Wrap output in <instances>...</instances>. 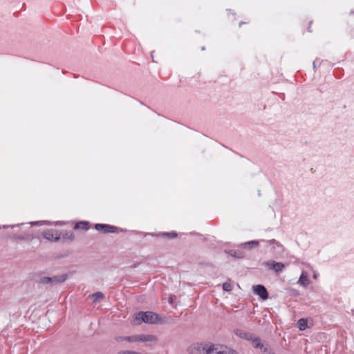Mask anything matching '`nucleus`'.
Returning <instances> with one entry per match:
<instances>
[{
    "label": "nucleus",
    "mask_w": 354,
    "mask_h": 354,
    "mask_svg": "<svg viewBox=\"0 0 354 354\" xmlns=\"http://www.w3.org/2000/svg\"><path fill=\"white\" fill-rule=\"evenodd\" d=\"M89 228V223L88 221H80L77 223L74 227L75 230H87Z\"/></svg>",
    "instance_id": "obj_14"
},
{
    "label": "nucleus",
    "mask_w": 354,
    "mask_h": 354,
    "mask_svg": "<svg viewBox=\"0 0 354 354\" xmlns=\"http://www.w3.org/2000/svg\"><path fill=\"white\" fill-rule=\"evenodd\" d=\"M38 222H35V223H32V225H35V224H37Z\"/></svg>",
    "instance_id": "obj_27"
},
{
    "label": "nucleus",
    "mask_w": 354,
    "mask_h": 354,
    "mask_svg": "<svg viewBox=\"0 0 354 354\" xmlns=\"http://www.w3.org/2000/svg\"><path fill=\"white\" fill-rule=\"evenodd\" d=\"M12 239L17 241H32L34 239V236L32 234H14L12 235Z\"/></svg>",
    "instance_id": "obj_11"
},
{
    "label": "nucleus",
    "mask_w": 354,
    "mask_h": 354,
    "mask_svg": "<svg viewBox=\"0 0 354 354\" xmlns=\"http://www.w3.org/2000/svg\"><path fill=\"white\" fill-rule=\"evenodd\" d=\"M223 289L225 291L230 292L232 290V284L230 282H225L223 284Z\"/></svg>",
    "instance_id": "obj_20"
},
{
    "label": "nucleus",
    "mask_w": 354,
    "mask_h": 354,
    "mask_svg": "<svg viewBox=\"0 0 354 354\" xmlns=\"http://www.w3.org/2000/svg\"><path fill=\"white\" fill-rule=\"evenodd\" d=\"M160 319L158 314L151 312L140 311L135 315L133 323L135 324H140L142 322L146 324H154L160 322Z\"/></svg>",
    "instance_id": "obj_1"
},
{
    "label": "nucleus",
    "mask_w": 354,
    "mask_h": 354,
    "mask_svg": "<svg viewBox=\"0 0 354 354\" xmlns=\"http://www.w3.org/2000/svg\"><path fill=\"white\" fill-rule=\"evenodd\" d=\"M250 341L252 342V344L254 348H260L262 352L266 353L268 351L267 347H264L263 345L261 342V339L259 337H257L252 335V339Z\"/></svg>",
    "instance_id": "obj_10"
},
{
    "label": "nucleus",
    "mask_w": 354,
    "mask_h": 354,
    "mask_svg": "<svg viewBox=\"0 0 354 354\" xmlns=\"http://www.w3.org/2000/svg\"><path fill=\"white\" fill-rule=\"evenodd\" d=\"M61 239L64 241H73L75 239V235L71 231H64L61 232Z\"/></svg>",
    "instance_id": "obj_12"
},
{
    "label": "nucleus",
    "mask_w": 354,
    "mask_h": 354,
    "mask_svg": "<svg viewBox=\"0 0 354 354\" xmlns=\"http://www.w3.org/2000/svg\"><path fill=\"white\" fill-rule=\"evenodd\" d=\"M259 243L258 241H248V242H245L244 243H242L241 245V246L243 248H248V249H252L254 247H257V245H259Z\"/></svg>",
    "instance_id": "obj_15"
},
{
    "label": "nucleus",
    "mask_w": 354,
    "mask_h": 354,
    "mask_svg": "<svg viewBox=\"0 0 354 354\" xmlns=\"http://www.w3.org/2000/svg\"><path fill=\"white\" fill-rule=\"evenodd\" d=\"M264 264L268 269L274 270L276 272H281L285 268L283 263L274 261H267Z\"/></svg>",
    "instance_id": "obj_6"
},
{
    "label": "nucleus",
    "mask_w": 354,
    "mask_h": 354,
    "mask_svg": "<svg viewBox=\"0 0 354 354\" xmlns=\"http://www.w3.org/2000/svg\"><path fill=\"white\" fill-rule=\"evenodd\" d=\"M217 347L212 343H195L190 346V354H215Z\"/></svg>",
    "instance_id": "obj_2"
},
{
    "label": "nucleus",
    "mask_w": 354,
    "mask_h": 354,
    "mask_svg": "<svg viewBox=\"0 0 354 354\" xmlns=\"http://www.w3.org/2000/svg\"><path fill=\"white\" fill-rule=\"evenodd\" d=\"M253 291L256 295H259L263 300L268 298V292L263 285L254 286Z\"/></svg>",
    "instance_id": "obj_7"
},
{
    "label": "nucleus",
    "mask_w": 354,
    "mask_h": 354,
    "mask_svg": "<svg viewBox=\"0 0 354 354\" xmlns=\"http://www.w3.org/2000/svg\"><path fill=\"white\" fill-rule=\"evenodd\" d=\"M275 241H276L274 239H272V240L269 241V243L271 244V243H275Z\"/></svg>",
    "instance_id": "obj_23"
},
{
    "label": "nucleus",
    "mask_w": 354,
    "mask_h": 354,
    "mask_svg": "<svg viewBox=\"0 0 354 354\" xmlns=\"http://www.w3.org/2000/svg\"><path fill=\"white\" fill-rule=\"evenodd\" d=\"M95 228L98 230L101 231L104 233H114L116 232L118 230L117 227L108 225V224H100L97 223L95 224Z\"/></svg>",
    "instance_id": "obj_5"
},
{
    "label": "nucleus",
    "mask_w": 354,
    "mask_h": 354,
    "mask_svg": "<svg viewBox=\"0 0 354 354\" xmlns=\"http://www.w3.org/2000/svg\"><path fill=\"white\" fill-rule=\"evenodd\" d=\"M169 303H170V304H171V303H172V298H171V297H170V298H169Z\"/></svg>",
    "instance_id": "obj_26"
},
{
    "label": "nucleus",
    "mask_w": 354,
    "mask_h": 354,
    "mask_svg": "<svg viewBox=\"0 0 354 354\" xmlns=\"http://www.w3.org/2000/svg\"><path fill=\"white\" fill-rule=\"evenodd\" d=\"M67 277H68L67 274H63L61 275L54 276L52 277H44L41 278L40 283H41L43 284H48V283H50L53 285L58 284V283H63L64 281H65L66 279H67Z\"/></svg>",
    "instance_id": "obj_3"
},
{
    "label": "nucleus",
    "mask_w": 354,
    "mask_h": 354,
    "mask_svg": "<svg viewBox=\"0 0 354 354\" xmlns=\"http://www.w3.org/2000/svg\"><path fill=\"white\" fill-rule=\"evenodd\" d=\"M165 234L169 238H175L177 236V234L176 232L165 233Z\"/></svg>",
    "instance_id": "obj_22"
},
{
    "label": "nucleus",
    "mask_w": 354,
    "mask_h": 354,
    "mask_svg": "<svg viewBox=\"0 0 354 354\" xmlns=\"http://www.w3.org/2000/svg\"><path fill=\"white\" fill-rule=\"evenodd\" d=\"M138 342H156L157 337L151 335H137Z\"/></svg>",
    "instance_id": "obj_9"
},
{
    "label": "nucleus",
    "mask_w": 354,
    "mask_h": 354,
    "mask_svg": "<svg viewBox=\"0 0 354 354\" xmlns=\"http://www.w3.org/2000/svg\"><path fill=\"white\" fill-rule=\"evenodd\" d=\"M215 354H239L236 351L232 349L225 348L224 350H219L218 348Z\"/></svg>",
    "instance_id": "obj_18"
},
{
    "label": "nucleus",
    "mask_w": 354,
    "mask_h": 354,
    "mask_svg": "<svg viewBox=\"0 0 354 354\" xmlns=\"http://www.w3.org/2000/svg\"><path fill=\"white\" fill-rule=\"evenodd\" d=\"M116 340L118 341V342L122 341V340H125V341H127L129 342H138L137 335H132V336L119 337H118L116 339Z\"/></svg>",
    "instance_id": "obj_16"
},
{
    "label": "nucleus",
    "mask_w": 354,
    "mask_h": 354,
    "mask_svg": "<svg viewBox=\"0 0 354 354\" xmlns=\"http://www.w3.org/2000/svg\"><path fill=\"white\" fill-rule=\"evenodd\" d=\"M313 68H316V61H314L313 62Z\"/></svg>",
    "instance_id": "obj_24"
},
{
    "label": "nucleus",
    "mask_w": 354,
    "mask_h": 354,
    "mask_svg": "<svg viewBox=\"0 0 354 354\" xmlns=\"http://www.w3.org/2000/svg\"><path fill=\"white\" fill-rule=\"evenodd\" d=\"M230 254L232 256H233V257H238V258H242V257H243V255L241 253H240V254H236V251H234V250H231V251L230 252Z\"/></svg>",
    "instance_id": "obj_21"
},
{
    "label": "nucleus",
    "mask_w": 354,
    "mask_h": 354,
    "mask_svg": "<svg viewBox=\"0 0 354 354\" xmlns=\"http://www.w3.org/2000/svg\"><path fill=\"white\" fill-rule=\"evenodd\" d=\"M42 236L48 241L57 242L61 239L62 233L57 230L48 229L42 232Z\"/></svg>",
    "instance_id": "obj_4"
},
{
    "label": "nucleus",
    "mask_w": 354,
    "mask_h": 354,
    "mask_svg": "<svg viewBox=\"0 0 354 354\" xmlns=\"http://www.w3.org/2000/svg\"><path fill=\"white\" fill-rule=\"evenodd\" d=\"M91 297L94 302L100 301L104 298V295L102 292H95L91 295Z\"/></svg>",
    "instance_id": "obj_17"
},
{
    "label": "nucleus",
    "mask_w": 354,
    "mask_h": 354,
    "mask_svg": "<svg viewBox=\"0 0 354 354\" xmlns=\"http://www.w3.org/2000/svg\"><path fill=\"white\" fill-rule=\"evenodd\" d=\"M299 283L303 286H307L310 283V279L307 272H302L299 279Z\"/></svg>",
    "instance_id": "obj_13"
},
{
    "label": "nucleus",
    "mask_w": 354,
    "mask_h": 354,
    "mask_svg": "<svg viewBox=\"0 0 354 354\" xmlns=\"http://www.w3.org/2000/svg\"><path fill=\"white\" fill-rule=\"evenodd\" d=\"M299 323V329L301 330H304L306 329V326H307V322L306 319H300L298 322Z\"/></svg>",
    "instance_id": "obj_19"
},
{
    "label": "nucleus",
    "mask_w": 354,
    "mask_h": 354,
    "mask_svg": "<svg viewBox=\"0 0 354 354\" xmlns=\"http://www.w3.org/2000/svg\"><path fill=\"white\" fill-rule=\"evenodd\" d=\"M234 333H235L236 336H238L239 337H240L241 339H246V340H248V341H250V339H252L253 334L251 333L247 332V331H245L244 330L236 329L234 331Z\"/></svg>",
    "instance_id": "obj_8"
},
{
    "label": "nucleus",
    "mask_w": 354,
    "mask_h": 354,
    "mask_svg": "<svg viewBox=\"0 0 354 354\" xmlns=\"http://www.w3.org/2000/svg\"><path fill=\"white\" fill-rule=\"evenodd\" d=\"M317 274L315 273V274H313V278H314V279H317Z\"/></svg>",
    "instance_id": "obj_25"
},
{
    "label": "nucleus",
    "mask_w": 354,
    "mask_h": 354,
    "mask_svg": "<svg viewBox=\"0 0 354 354\" xmlns=\"http://www.w3.org/2000/svg\"><path fill=\"white\" fill-rule=\"evenodd\" d=\"M268 351L269 354H270V351H267L266 353H267Z\"/></svg>",
    "instance_id": "obj_28"
}]
</instances>
